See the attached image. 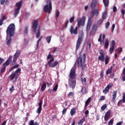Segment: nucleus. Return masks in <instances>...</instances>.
Returning a JSON list of instances; mask_svg holds the SVG:
<instances>
[{"instance_id": "c9c22d12", "label": "nucleus", "mask_w": 125, "mask_h": 125, "mask_svg": "<svg viewBox=\"0 0 125 125\" xmlns=\"http://www.w3.org/2000/svg\"><path fill=\"white\" fill-rule=\"evenodd\" d=\"M95 32H96V30L92 28L90 32V36H92V35H94V34H95Z\"/></svg>"}, {"instance_id": "4c0bfd02", "label": "nucleus", "mask_w": 125, "mask_h": 125, "mask_svg": "<svg viewBox=\"0 0 125 125\" xmlns=\"http://www.w3.org/2000/svg\"><path fill=\"white\" fill-rule=\"evenodd\" d=\"M115 50V47H112L109 48V53L110 54H112L113 53V51Z\"/></svg>"}, {"instance_id": "e433bc0d", "label": "nucleus", "mask_w": 125, "mask_h": 125, "mask_svg": "<svg viewBox=\"0 0 125 125\" xmlns=\"http://www.w3.org/2000/svg\"><path fill=\"white\" fill-rule=\"evenodd\" d=\"M52 58H54L53 57V55H52L50 54H49L47 57V60H49V59H52Z\"/></svg>"}, {"instance_id": "a18cd8bd", "label": "nucleus", "mask_w": 125, "mask_h": 125, "mask_svg": "<svg viewBox=\"0 0 125 125\" xmlns=\"http://www.w3.org/2000/svg\"><path fill=\"white\" fill-rule=\"evenodd\" d=\"M103 19H100L97 22V25H100L101 24V23H102V22H103Z\"/></svg>"}, {"instance_id": "b1692460", "label": "nucleus", "mask_w": 125, "mask_h": 125, "mask_svg": "<svg viewBox=\"0 0 125 125\" xmlns=\"http://www.w3.org/2000/svg\"><path fill=\"white\" fill-rule=\"evenodd\" d=\"M81 93L83 95V94H86V87H82L81 89Z\"/></svg>"}, {"instance_id": "f704fd0d", "label": "nucleus", "mask_w": 125, "mask_h": 125, "mask_svg": "<svg viewBox=\"0 0 125 125\" xmlns=\"http://www.w3.org/2000/svg\"><path fill=\"white\" fill-rule=\"evenodd\" d=\"M104 61L105 65H107L108 63H109V62H108V61H109V57H108V56H105Z\"/></svg>"}, {"instance_id": "8fccbe9b", "label": "nucleus", "mask_w": 125, "mask_h": 125, "mask_svg": "<svg viewBox=\"0 0 125 125\" xmlns=\"http://www.w3.org/2000/svg\"><path fill=\"white\" fill-rule=\"evenodd\" d=\"M103 100H105V96H101L99 99V101H103Z\"/></svg>"}, {"instance_id": "6e6d98bb", "label": "nucleus", "mask_w": 125, "mask_h": 125, "mask_svg": "<svg viewBox=\"0 0 125 125\" xmlns=\"http://www.w3.org/2000/svg\"><path fill=\"white\" fill-rule=\"evenodd\" d=\"M109 26H110V22L108 21L105 24V28L106 29H108L109 28Z\"/></svg>"}, {"instance_id": "72a5a7b5", "label": "nucleus", "mask_w": 125, "mask_h": 125, "mask_svg": "<svg viewBox=\"0 0 125 125\" xmlns=\"http://www.w3.org/2000/svg\"><path fill=\"white\" fill-rule=\"evenodd\" d=\"M16 76V75L13 73H12L10 76V78L11 80V81H13V80H14L15 76Z\"/></svg>"}, {"instance_id": "4be33fe9", "label": "nucleus", "mask_w": 125, "mask_h": 125, "mask_svg": "<svg viewBox=\"0 0 125 125\" xmlns=\"http://www.w3.org/2000/svg\"><path fill=\"white\" fill-rule=\"evenodd\" d=\"M29 125H39V123H38L37 122H35L34 123V120H31L29 122Z\"/></svg>"}, {"instance_id": "09e8293b", "label": "nucleus", "mask_w": 125, "mask_h": 125, "mask_svg": "<svg viewBox=\"0 0 125 125\" xmlns=\"http://www.w3.org/2000/svg\"><path fill=\"white\" fill-rule=\"evenodd\" d=\"M93 30H95V31L97 30V24H94L93 25V27L92 28Z\"/></svg>"}, {"instance_id": "c03bdc74", "label": "nucleus", "mask_w": 125, "mask_h": 125, "mask_svg": "<svg viewBox=\"0 0 125 125\" xmlns=\"http://www.w3.org/2000/svg\"><path fill=\"white\" fill-rule=\"evenodd\" d=\"M58 89V84H57L53 89V91H57Z\"/></svg>"}, {"instance_id": "ddd939ff", "label": "nucleus", "mask_w": 125, "mask_h": 125, "mask_svg": "<svg viewBox=\"0 0 125 125\" xmlns=\"http://www.w3.org/2000/svg\"><path fill=\"white\" fill-rule=\"evenodd\" d=\"M68 84H69L70 88L74 89L75 87H76V80H74V79H69Z\"/></svg>"}, {"instance_id": "c756f323", "label": "nucleus", "mask_w": 125, "mask_h": 125, "mask_svg": "<svg viewBox=\"0 0 125 125\" xmlns=\"http://www.w3.org/2000/svg\"><path fill=\"white\" fill-rule=\"evenodd\" d=\"M46 41L48 43H50V42L51 41V36H47L46 38Z\"/></svg>"}, {"instance_id": "cd10ccee", "label": "nucleus", "mask_w": 125, "mask_h": 125, "mask_svg": "<svg viewBox=\"0 0 125 125\" xmlns=\"http://www.w3.org/2000/svg\"><path fill=\"white\" fill-rule=\"evenodd\" d=\"M81 67H82V71H83H83H85V70H86L87 67H86V64H85V63H83Z\"/></svg>"}, {"instance_id": "7ed1b4c3", "label": "nucleus", "mask_w": 125, "mask_h": 125, "mask_svg": "<svg viewBox=\"0 0 125 125\" xmlns=\"http://www.w3.org/2000/svg\"><path fill=\"white\" fill-rule=\"evenodd\" d=\"M32 29L33 30L34 34L36 35V38L39 39L40 36H41V26L39 24L38 21H33L32 22Z\"/></svg>"}, {"instance_id": "4d7b16f0", "label": "nucleus", "mask_w": 125, "mask_h": 125, "mask_svg": "<svg viewBox=\"0 0 125 125\" xmlns=\"http://www.w3.org/2000/svg\"><path fill=\"white\" fill-rule=\"evenodd\" d=\"M100 76L101 78H103V77H104V73L103 70L100 72Z\"/></svg>"}, {"instance_id": "6e6552de", "label": "nucleus", "mask_w": 125, "mask_h": 125, "mask_svg": "<svg viewBox=\"0 0 125 125\" xmlns=\"http://www.w3.org/2000/svg\"><path fill=\"white\" fill-rule=\"evenodd\" d=\"M83 35H81V36H79L78 39V40L76 42V50L77 51V50L80 48V46H81V43L83 42Z\"/></svg>"}, {"instance_id": "bb28decb", "label": "nucleus", "mask_w": 125, "mask_h": 125, "mask_svg": "<svg viewBox=\"0 0 125 125\" xmlns=\"http://www.w3.org/2000/svg\"><path fill=\"white\" fill-rule=\"evenodd\" d=\"M113 69V66H111L110 68H108L107 70L106 71V75H109L112 73V70Z\"/></svg>"}, {"instance_id": "49530a36", "label": "nucleus", "mask_w": 125, "mask_h": 125, "mask_svg": "<svg viewBox=\"0 0 125 125\" xmlns=\"http://www.w3.org/2000/svg\"><path fill=\"white\" fill-rule=\"evenodd\" d=\"M9 90L10 92H13V91L15 90V88L14 87V86H12L11 88H10Z\"/></svg>"}, {"instance_id": "79ce46f5", "label": "nucleus", "mask_w": 125, "mask_h": 125, "mask_svg": "<svg viewBox=\"0 0 125 125\" xmlns=\"http://www.w3.org/2000/svg\"><path fill=\"white\" fill-rule=\"evenodd\" d=\"M41 112H42V107H38L36 110V112L37 114H41Z\"/></svg>"}, {"instance_id": "9b49d317", "label": "nucleus", "mask_w": 125, "mask_h": 125, "mask_svg": "<svg viewBox=\"0 0 125 125\" xmlns=\"http://www.w3.org/2000/svg\"><path fill=\"white\" fill-rule=\"evenodd\" d=\"M85 22V17H83L82 19L81 18L78 19V26H84V22Z\"/></svg>"}, {"instance_id": "2f4dec72", "label": "nucleus", "mask_w": 125, "mask_h": 125, "mask_svg": "<svg viewBox=\"0 0 125 125\" xmlns=\"http://www.w3.org/2000/svg\"><path fill=\"white\" fill-rule=\"evenodd\" d=\"M19 67V64H16L14 66H13L10 70V72H11L12 70H14V69H17Z\"/></svg>"}, {"instance_id": "5701e85b", "label": "nucleus", "mask_w": 125, "mask_h": 125, "mask_svg": "<svg viewBox=\"0 0 125 125\" xmlns=\"http://www.w3.org/2000/svg\"><path fill=\"white\" fill-rule=\"evenodd\" d=\"M76 114V108L74 107L71 109L70 111V115L71 116H74Z\"/></svg>"}, {"instance_id": "f3484780", "label": "nucleus", "mask_w": 125, "mask_h": 125, "mask_svg": "<svg viewBox=\"0 0 125 125\" xmlns=\"http://www.w3.org/2000/svg\"><path fill=\"white\" fill-rule=\"evenodd\" d=\"M111 115V111L108 110L104 115V121H108L109 118H110V115Z\"/></svg>"}, {"instance_id": "a878e982", "label": "nucleus", "mask_w": 125, "mask_h": 125, "mask_svg": "<svg viewBox=\"0 0 125 125\" xmlns=\"http://www.w3.org/2000/svg\"><path fill=\"white\" fill-rule=\"evenodd\" d=\"M107 17V11H105L104 12L103 14L102 15V19L104 20V19H106Z\"/></svg>"}, {"instance_id": "0e129e2a", "label": "nucleus", "mask_w": 125, "mask_h": 125, "mask_svg": "<svg viewBox=\"0 0 125 125\" xmlns=\"http://www.w3.org/2000/svg\"><path fill=\"white\" fill-rule=\"evenodd\" d=\"M6 19H7L6 17L5 16H3L0 20L4 21L5 20H6Z\"/></svg>"}, {"instance_id": "bf43d9fd", "label": "nucleus", "mask_w": 125, "mask_h": 125, "mask_svg": "<svg viewBox=\"0 0 125 125\" xmlns=\"http://www.w3.org/2000/svg\"><path fill=\"white\" fill-rule=\"evenodd\" d=\"M66 112H67V109L66 108L63 109L62 111V115H65V114H66Z\"/></svg>"}, {"instance_id": "37998d69", "label": "nucleus", "mask_w": 125, "mask_h": 125, "mask_svg": "<svg viewBox=\"0 0 125 125\" xmlns=\"http://www.w3.org/2000/svg\"><path fill=\"white\" fill-rule=\"evenodd\" d=\"M106 108H107V104H104L101 107L102 111H104V110H105Z\"/></svg>"}, {"instance_id": "de8ad7c7", "label": "nucleus", "mask_w": 125, "mask_h": 125, "mask_svg": "<svg viewBox=\"0 0 125 125\" xmlns=\"http://www.w3.org/2000/svg\"><path fill=\"white\" fill-rule=\"evenodd\" d=\"M74 20H75V17H72L69 19V21L70 22V23H73Z\"/></svg>"}, {"instance_id": "423d86ee", "label": "nucleus", "mask_w": 125, "mask_h": 125, "mask_svg": "<svg viewBox=\"0 0 125 125\" xmlns=\"http://www.w3.org/2000/svg\"><path fill=\"white\" fill-rule=\"evenodd\" d=\"M84 62H85V54H83L78 58V67L79 68H81V67H82V65L83 64H84Z\"/></svg>"}, {"instance_id": "f257e3e1", "label": "nucleus", "mask_w": 125, "mask_h": 125, "mask_svg": "<svg viewBox=\"0 0 125 125\" xmlns=\"http://www.w3.org/2000/svg\"><path fill=\"white\" fill-rule=\"evenodd\" d=\"M20 53H21V51L20 50H17L15 54L13 56V59L12 60V56H10L7 60L3 63L2 67L1 68L0 72L1 74H3V72H5V70L6 69V66H9V64L11 63V65H15L16 63H17V58L19 57V55H20Z\"/></svg>"}, {"instance_id": "393cba45", "label": "nucleus", "mask_w": 125, "mask_h": 125, "mask_svg": "<svg viewBox=\"0 0 125 125\" xmlns=\"http://www.w3.org/2000/svg\"><path fill=\"white\" fill-rule=\"evenodd\" d=\"M45 88H46V83H44L41 86L42 91H44V90H45Z\"/></svg>"}, {"instance_id": "1a4fd4ad", "label": "nucleus", "mask_w": 125, "mask_h": 125, "mask_svg": "<svg viewBox=\"0 0 125 125\" xmlns=\"http://www.w3.org/2000/svg\"><path fill=\"white\" fill-rule=\"evenodd\" d=\"M99 53L100 55L99 56L98 58V60H100L102 62L105 61V55L104 54V51L103 49L100 50Z\"/></svg>"}, {"instance_id": "ea45409f", "label": "nucleus", "mask_w": 125, "mask_h": 125, "mask_svg": "<svg viewBox=\"0 0 125 125\" xmlns=\"http://www.w3.org/2000/svg\"><path fill=\"white\" fill-rule=\"evenodd\" d=\"M21 72V68H18L14 73L16 74L17 75L18 73H20Z\"/></svg>"}, {"instance_id": "dca6fc26", "label": "nucleus", "mask_w": 125, "mask_h": 125, "mask_svg": "<svg viewBox=\"0 0 125 125\" xmlns=\"http://www.w3.org/2000/svg\"><path fill=\"white\" fill-rule=\"evenodd\" d=\"M99 14V10L98 9H95L91 12L92 15L90 16V18H91L92 20V18H93L94 15H96V16H97L98 14Z\"/></svg>"}, {"instance_id": "39448f33", "label": "nucleus", "mask_w": 125, "mask_h": 125, "mask_svg": "<svg viewBox=\"0 0 125 125\" xmlns=\"http://www.w3.org/2000/svg\"><path fill=\"white\" fill-rule=\"evenodd\" d=\"M16 6H17L18 7L15 10V11L14 12L15 18H16L18 14H19V11H20V9L22 7V0H20V1L16 3Z\"/></svg>"}, {"instance_id": "13d9d810", "label": "nucleus", "mask_w": 125, "mask_h": 125, "mask_svg": "<svg viewBox=\"0 0 125 125\" xmlns=\"http://www.w3.org/2000/svg\"><path fill=\"white\" fill-rule=\"evenodd\" d=\"M87 45L89 46V48H90V47H91V42H90V41H88L87 42Z\"/></svg>"}, {"instance_id": "a19ab883", "label": "nucleus", "mask_w": 125, "mask_h": 125, "mask_svg": "<svg viewBox=\"0 0 125 125\" xmlns=\"http://www.w3.org/2000/svg\"><path fill=\"white\" fill-rule=\"evenodd\" d=\"M42 36H41L40 39L37 41V48L39 47V44L40 43V42L42 41Z\"/></svg>"}, {"instance_id": "6ab92c4d", "label": "nucleus", "mask_w": 125, "mask_h": 125, "mask_svg": "<svg viewBox=\"0 0 125 125\" xmlns=\"http://www.w3.org/2000/svg\"><path fill=\"white\" fill-rule=\"evenodd\" d=\"M97 5V0H93L91 5V8L92 9H93L96 7Z\"/></svg>"}, {"instance_id": "a211bd4d", "label": "nucleus", "mask_w": 125, "mask_h": 125, "mask_svg": "<svg viewBox=\"0 0 125 125\" xmlns=\"http://www.w3.org/2000/svg\"><path fill=\"white\" fill-rule=\"evenodd\" d=\"M116 98H117V91H114L112 93V102H116Z\"/></svg>"}, {"instance_id": "f8f14e48", "label": "nucleus", "mask_w": 125, "mask_h": 125, "mask_svg": "<svg viewBox=\"0 0 125 125\" xmlns=\"http://www.w3.org/2000/svg\"><path fill=\"white\" fill-rule=\"evenodd\" d=\"M113 85H114V84H113V83H109L107 85V86L105 87L104 89L103 90V93H104V94L108 93V92H109V90L110 89V88H112V87H113Z\"/></svg>"}, {"instance_id": "774afa93", "label": "nucleus", "mask_w": 125, "mask_h": 125, "mask_svg": "<svg viewBox=\"0 0 125 125\" xmlns=\"http://www.w3.org/2000/svg\"><path fill=\"white\" fill-rule=\"evenodd\" d=\"M28 26H26L25 29V34H28Z\"/></svg>"}, {"instance_id": "9d476101", "label": "nucleus", "mask_w": 125, "mask_h": 125, "mask_svg": "<svg viewBox=\"0 0 125 125\" xmlns=\"http://www.w3.org/2000/svg\"><path fill=\"white\" fill-rule=\"evenodd\" d=\"M69 78L70 80H75L76 79V69L73 67L71 68L69 73Z\"/></svg>"}, {"instance_id": "5fc2aeb1", "label": "nucleus", "mask_w": 125, "mask_h": 125, "mask_svg": "<svg viewBox=\"0 0 125 125\" xmlns=\"http://www.w3.org/2000/svg\"><path fill=\"white\" fill-rule=\"evenodd\" d=\"M73 95H74V92H70L67 95V97H70V96H73Z\"/></svg>"}, {"instance_id": "2eb2a0df", "label": "nucleus", "mask_w": 125, "mask_h": 125, "mask_svg": "<svg viewBox=\"0 0 125 125\" xmlns=\"http://www.w3.org/2000/svg\"><path fill=\"white\" fill-rule=\"evenodd\" d=\"M69 32L70 34H74V35H77L78 34V27H76L74 29V26H73V25H71L70 28Z\"/></svg>"}, {"instance_id": "864d4df0", "label": "nucleus", "mask_w": 125, "mask_h": 125, "mask_svg": "<svg viewBox=\"0 0 125 125\" xmlns=\"http://www.w3.org/2000/svg\"><path fill=\"white\" fill-rule=\"evenodd\" d=\"M113 124H114V119H111V120L108 122V125H113Z\"/></svg>"}, {"instance_id": "603ef678", "label": "nucleus", "mask_w": 125, "mask_h": 125, "mask_svg": "<svg viewBox=\"0 0 125 125\" xmlns=\"http://www.w3.org/2000/svg\"><path fill=\"white\" fill-rule=\"evenodd\" d=\"M42 100H40V102L39 103V107L42 108Z\"/></svg>"}, {"instance_id": "052dcab7", "label": "nucleus", "mask_w": 125, "mask_h": 125, "mask_svg": "<svg viewBox=\"0 0 125 125\" xmlns=\"http://www.w3.org/2000/svg\"><path fill=\"white\" fill-rule=\"evenodd\" d=\"M117 10V7H116V6H114L113 8V12H114V13L116 12Z\"/></svg>"}, {"instance_id": "69168bd1", "label": "nucleus", "mask_w": 125, "mask_h": 125, "mask_svg": "<svg viewBox=\"0 0 125 125\" xmlns=\"http://www.w3.org/2000/svg\"><path fill=\"white\" fill-rule=\"evenodd\" d=\"M101 39H102V34H101L99 36V38L98 39V42H101Z\"/></svg>"}, {"instance_id": "473e14b6", "label": "nucleus", "mask_w": 125, "mask_h": 125, "mask_svg": "<svg viewBox=\"0 0 125 125\" xmlns=\"http://www.w3.org/2000/svg\"><path fill=\"white\" fill-rule=\"evenodd\" d=\"M85 121V119L84 118H83L79 121L78 122L79 125H83V123Z\"/></svg>"}, {"instance_id": "f03ea898", "label": "nucleus", "mask_w": 125, "mask_h": 125, "mask_svg": "<svg viewBox=\"0 0 125 125\" xmlns=\"http://www.w3.org/2000/svg\"><path fill=\"white\" fill-rule=\"evenodd\" d=\"M15 32V25L14 23H11L8 27L7 28L6 33L7 36H9L10 37L8 39L7 37V42L6 44L8 46H10L11 44V41H12V39H11V37H14Z\"/></svg>"}, {"instance_id": "c85d7f7f", "label": "nucleus", "mask_w": 125, "mask_h": 125, "mask_svg": "<svg viewBox=\"0 0 125 125\" xmlns=\"http://www.w3.org/2000/svg\"><path fill=\"white\" fill-rule=\"evenodd\" d=\"M103 3L104 6H108L109 5V0H103Z\"/></svg>"}, {"instance_id": "7c9ffc66", "label": "nucleus", "mask_w": 125, "mask_h": 125, "mask_svg": "<svg viewBox=\"0 0 125 125\" xmlns=\"http://www.w3.org/2000/svg\"><path fill=\"white\" fill-rule=\"evenodd\" d=\"M81 81L83 83V84H85L86 83V78H82Z\"/></svg>"}, {"instance_id": "4468645a", "label": "nucleus", "mask_w": 125, "mask_h": 125, "mask_svg": "<svg viewBox=\"0 0 125 125\" xmlns=\"http://www.w3.org/2000/svg\"><path fill=\"white\" fill-rule=\"evenodd\" d=\"M91 24H92V19H91V18H89L87 23V26H86V31L87 32H89V30H90V27H91Z\"/></svg>"}, {"instance_id": "680f3d73", "label": "nucleus", "mask_w": 125, "mask_h": 125, "mask_svg": "<svg viewBox=\"0 0 125 125\" xmlns=\"http://www.w3.org/2000/svg\"><path fill=\"white\" fill-rule=\"evenodd\" d=\"M4 62V60L3 58H0V65H1V63Z\"/></svg>"}, {"instance_id": "338daca9", "label": "nucleus", "mask_w": 125, "mask_h": 125, "mask_svg": "<svg viewBox=\"0 0 125 125\" xmlns=\"http://www.w3.org/2000/svg\"><path fill=\"white\" fill-rule=\"evenodd\" d=\"M122 102L123 103H125V94H124Z\"/></svg>"}, {"instance_id": "aec40b11", "label": "nucleus", "mask_w": 125, "mask_h": 125, "mask_svg": "<svg viewBox=\"0 0 125 125\" xmlns=\"http://www.w3.org/2000/svg\"><path fill=\"white\" fill-rule=\"evenodd\" d=\"M90 101H91V98L89 97L85 102L84 109H86V108H87L89 103H90Z\"/></svg>"}, {"instance_id": "3c124183", "label": "nucleus", "mask_w": 125, "mask_h": 125, "mask_svg": "<svg viewBox=\"0 0 125 125\" xmlns=\"http://www.w3.org/2000/svg\"><path fill=\"white\" fill-rule=\"evenodd\" d=\"M115 44H116V42L115 41L112 40L111 41V47H115Z\"/></svg>"}, {"instance_id": "20e7f679", "label": "nucleus", "mask_w": 125, "mask_h": 125, "mask_svg": "<svg viewBox=\"0 0 125 125\" xmlns=\"http://www.w3.org/2000/svg\"><path fill=\"white\" fill-rule=\"evenodd\" d=\"M51 10H52V3H51V1L50 0H47L46 4L43 7V11L50 14Z\"/></svg>"}, {"instance_id": "412c9836", "label": "nucleus", "mask_w": 125, "mask_h": 125, "mask_svg": "<svg viewBox=\"0 0 125 125\" xmlns=\"http://www.w3.org/2000/svg\"><path fill=\"white\" fill-rule=\"evenodd\" d=\"M108 47H109V41L108 40V39H106V40L105 42L104 48L105 49H107Z\"/></svg>"}, {"instance_id": "0eeeda50", "label": "nucleus", "mask_w": 125, "mask_h": 125, "mask_svg": "<svg viewBox=\"0 0 125 125\" xmlns=\"http://www.w3.org/2000/svg\"><path fill=\"white\" fill-rule=\"evenodd\" d=\"M53 61H54V58H52L47 62V65H48L49 67L50 68H55V67H56V66L59 64V62H58V61H56L54 62Z\"/></svg>"}, {"instance_id": "e2e57ef3", "label": "nucleus", "mask_w": 125, "mask_h": 125, "mask_svg": "<svg viewBox=\"0 0 125 125\" xmlns=\"http://www.w3.org/2000/svg\"><path fill=\"white\" fill-rule=\"evenodd\" d=\"M4 2H5V0H0V4H1V5H3Z\"/></svg>"}, {"instance_id": "58836bf2", "label": "nucleus", "mask_w": 125, "mask_h": 125, "mask_svg": "<svg viewBox=\"0 0 125 125\" xmlns=\"http://www.w3.org/2000/svg\"><path fill=\"white\" fill-rule=\"evenodd\" d=\"M117 53H121L123 51V48L122 47L119 48L116 50Z\"/></svg>"}]
</instances>
